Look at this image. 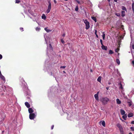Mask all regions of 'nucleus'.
I'll list each match as a JSON object with an SVG mask.
<instances>
[{"label": "nucleus", "instance_id": "nucleus-1", "mask_svg": "<svg viewBox=\"0 0 134 134\" xmlns=\"http://www.w3.org/2000/svg\"><path fill=\"white\" fill-rule=\"evenodd\" d=\"M109 100V99L107 97H103L101 99V101L104 105L107 104Z\"/></svg>", "mask_w": 134, "mask_h": 134}, {"label": "nucleus", "instance_id": "nucleus-2", "mask_svg": "<svg viewBox=\"0 0 134 134\" xmlns=\"http://www.w3.org/2000/svg\"><path fill=\"white\" fill-rule=\"evenodd\" d=\"M84 23L86 25V30L88 29L90 27L89 22L87 21V19H85V20Z\"/></svg>", "mask_w": 134, "mask_h": 134}, {"label": "nucleus", "instance_id": "nucleus-3", "mask_svg": "<svg viewBox=\"0 0 134 134\" xmlns=\"http://www.w3.org/2000/svg\"><path fill=\"white\" fill-rule=\"evenodd\" d=\"M48 3L49 4L48 6V8L46 10V12L47 13H48L49 12L51 9V4L50 1H48Z\"/></svg>", "mask_w": 134, "mask_h": 134}, {"label": "nucleus", "instance_id": "nucleus-4", "mask_svg": "<svg viewBox=\"0 0 134 134\" xmlns=\"http://www.w3.org/2000/svg\"><path fill=\"white\" fill-rule=\"evenodd\" d=\"M35 116V115L34 113L30 114L29 115V118L31 120L34 119Z\"/></svg>", "mask_w": 134, "mask_h": 134}, {"label": "nucleus", "instance_id": "nucleus-5", "mask_svg": "<svg viewBox=\"0 0 134 134\" xmlns=\"http://www.w3.org/2000/svg\"><path fill=\"white\" fill-rule=\"evenodd\" d=\"M28 111L30 114L33 113H32L34 111V110L32 108H29Z\"/></svg>", "mask_w": 134, "mask_h": 134}, {"label": "nucleus", "instance_id": "nucleus-6", "mask_svg": "<svg viewBox=\"0 0 134 134\" xmlns=\"http://www.w3.org/2000/svg\"><path fill=\"white\" fill-rule=\"evenodd\" d=\"M127 103L129 105L130 107L132 104V102L130 100L128 99L127 101Z\"/></svg>", "mask_w": 134, "mask_h": 134}, {"label": "nucleus", "instance_id": "nucleus-7", "mask_svg": "<svg viewBox=\"0 0 134 134\" xmlns=\"http://www.w3.org/2000/svg\"><path fill=\"white\" fill-rule=\"evenodd\" d=\"M101 48L103 49L104 50H107V47L103 45H102Z\"/></svg>", "mask_w": 134, "mask_h": 134}, {"label": "nucleus", "instance_id": "nucleus-8", "mask_svg": "<svg viewBox=\"0 0 134 134\" xmlns=\"http://www.w3.org/2000/svg\"><path fill=\"white\" fill-rule=\"evenodd\" d=\"M25 106L28 108H29L30 107V105L29 103L27 102H26L25 103Z\"/></svg>", "mask_w": 134, "mask_h": 134}, {"label": "nucleus", "instance_id": "nucleus-9", "mask_svg": "<svg viewBox=\"0 0 134 134\" xmlns=\"http://www.w3.org/2000/svg\"><path fill=\"white\" fill-rule=\"evenodd\" d=\"M133 115V114L132 113H130L127 115L128 117L130 118L132 117Z\"/></svg>", "mask_w": 134, "mask_h": 134}, {"label": "nucleus", "instance_id": "nucleus-10", "mask_svg": "<svg viewBox=\"0 0 134 134\" xmlns=\"http://www.w3.org/2000/svg\"><path fill=\"white\" fill-rule=\"evenodd\" d=\"M120 111L122 115H124L125 114V112L124 110L121 109L120 110Z\"/></svg>", "mask_w": 134, "mask_h": 134}, {"label": "nucleus", "instance_id": "nucleus-11", "mask_svg": "<svg viewBox=\"0 0 134 134\" xmlns=\"http://www.w3.org/2000/svg\"><path fill=\"white\" fill-rule=\"evenodd\" d=\"M101 79L102 77L101 76H99L98 77L97 81L101 83Z\"/></svg>", "mask_w": 134, "mask_h": 134}, {"label": "nucleus", "instance_id": "nucleus-12", "mask_svg": "<svg viewBox=\"0 0 134 134\" xmlns=\"http://www.w3.org/2000/svg\"><path fill=\"white\" fill-rule=\"evenodd\" d=\"M94 97L95 98V99L97 100H99V97H98V95L97 94H95L94 95Z\"/></svg>", "mask_w": 134, "mask_h": 134}, {"label": "nucleus", "instance_id": "nucleus-13", "mask_svg": "<svg viewBox=\"0 0 134 134\" xmlns=\"http://www.w3.org/2000/svg\"><path fill=\"white\" fill-rule=\"evenodd\" d=\"M116 101L117 103L118 104H120L121 103V101L118 98H117L116 99Z\"/></svg>", "mask_w": 134, "mask_h": 134}, {"label": "nucleus", "instance_id": "nucleus-14", "mask_svg": "<svg viewBox=\"0 0 134 134\" xmlns=\"http://www.w3.org/2000/svg\"><path fill=\"white\" fill-rule=\"evenodd\" d=\"M127 117V114H125L124 115L122 116V118L124 120H126V118Z\"/></svg>", "mask_w": 134, "mask_h": 134}, {"label": "nucleus", "instance_id": "nucleus-15", "mask_svg": "<svg viewBox=\"0 0 134 134\" xmlns=\"http://www.w3.org/2000/svg\"><path fill=\"white\" fill-rule=\"evenodd\" d=\"M44 30L47 32H49L51 31V30L48 29V27L45 28Z\"/></svg>", "mask_w": 134, "mask_h": 134}, {"label": "nucleus", "instance_id": "nucleus-16", "mask_svg": "<svg viewBox=\"0 0 134 134\" xmlns=\"http://www.w3.org/2000/svg\"><path fill=\"white\" fill-rule=\"evenodd\" d=\"M121 16L122 17H124L125 15V12L124 11H122L121 12Z\"/></svg>", "mask_w": 134, "mask_h": 134}, {"label": "nucleus", "instance_id": "nucleus-17", "mask_svg": "<svg viewBox=\"0 0 134 134\" xmlns=\"http://www.w3.org/2000/svg\"><path fill=\"white\" fill-rule=\"evenodd\" d=\"M91 18L95 21V22H97V19L94 16H91Z\"/></svg>", "mask_w": 134, "mask_h": 134}, {"label": "nucleus", "instance_id": "nucleus-18", "mask_svg": "<svg viewBox=\"0 0 134 134\" xmlns=\"http://www.w3.org/2000/svg\"><path fill=\"white\" fill-rule=\"evenodd\" d=\"M119 130L121 133V134H123L124 133V131L123 130L122 127Z\"/></svg>", "mask_w": 134, "mask_h": 134}, {"label": "nucleus", "instance_id": "nucleus-19", "mask_svg": "<svg viewBox=\"0 0 134 134\" xmlns=\"http://www.w3.org/2000/svg\"><path fill=\"white\" fill-rule=\"evenodd\" d=\"M117 126L119 129L122 127L121 125L120 124H117Z\"/></svg>", "mask_w": 134, "mask_h": 134}, {"label": "nucleus", "instance_id": "nucleus-20", "mask_svg": "<svg viewBox=\"0 0 134 134\" xmlns=\"http://www.w3.org/2000/svg\"><path fill=\"white\" fill-rule=\"evenodd\" d=\"M42 19H43L44 20L46 19V17L45 15L44 14H43L42 15Z\"/></svg>", "mask_w": 134, "mask_h": 134}, {"label": "nucleus", "instance_id": "nucleus-21", "mask_svg": "<svg viewBox=\"0 0 134 134\" xmlns=\"http://www.w3.org/2000/svg\"><path fill=\"white\" fill-rule=\"evenodd\" d=\"M0 78L3 81H5V80L4 77L3 75L0 76Z\"/></svg>", "mask_w": 134, "mask_h": 134}, {"label": "nucleus", "instance_id": "nucleus-22", "mask_svg": "<svg viewBox=\"0 0 134 134\" xmlns=\"http://www.w3.org/2000/svg\"><path fill=\"white\" fill-rule=\"evenodd\" d=\"M116 62L118 65H119L120 64V61L119 59H116Z\"/></svg>", "mask_w": 134, "mask_h": 134}, {"label": "nucleus", "instance_id": "nucleus-23", "mask_svg": "<svg viewBox=\"0 0 134 134\" xmlns=\"http://www.w3.org/2000/svg\"><path fill=\"white\" fill-rule=\"evenodd\" d=\"M101 124L103 126L105 127V122L104 121L102 122Z\"/></svg>", "mask_w": 134, "mask_h": 134}, {"label": "nucleus", "instance_id": "nucleus-24", "mask_svg": "<svg viewBox=\"0 0 134 134\" xmlns=\"http://www.w3.org/2000/svg\"><path fill=\"white\" fill-rule=\"evenodd\" d=\"M120 85V86H119V88L122 89H123V88L122 87V84H121V83H119Z\"/></svg>", "mask_w": 134, "mask_h": 134}, {"label": "nucleus", "instance_id": "nucleus-25", "mask_svg": "<svg viewBox=\"0 0 134 134\" xmlns=\"http://www.w3.org/2000/svg\"><path fill=\"white\" fill-rule=\"evenodd\" d=\"M122 9L123 10L126 11V9L125 7L123 6L122 7Z\"/></svg>", "mask_w": 134, "mask_h": 134}, {"label": "nucleus", "instance_id": "nucleus-26", "mask_svg": "<svg viewBox=\"0 0 134 134\" xmlns=\"http://www.w3.org/2000/svg\"><path fill=\"white\" fill-rule=\"evenodd\" d=\"M113 53V51L111 50H110L109 51V54H111Z\"/></svg>", "mask_w": 134, "mask_h": 134}, {"label": "nucleus", "instance_id": "nucleus-27", "mask_svg": "<svg viewBox=\"0 0 134 134\" xmlns=\"http://www.w3.org/2000/svg\"><path fill=\"white\" fill-rule=\"evenodd\" d=\"M105 34H104V32H103V35L102 36L103 37V40H104L105 38Z\"/></svg>", "mask_w": 134, "mask_h": 134}, {"label": "nucleus", "instance_id": "nucleus-28", "mask_svg": "<svg viewBox=\"0 0 134 134\" xmlns=\"http://www.w3.org/2000/svg\"><path fill=\"white\" fill-rule=\"evenodd\" d=\"M132 8L133 11H134V3H133L132 4Z\"/></svg>", "mask_w": 134, "mask_h": 134}, {"label": "nucleus", "instance_id": "nucleus-29", "mask_svg": "<svg viewBox=\"0 0 134 134\" xmlns=\"http://www.w3.org/2000/svg\"><path fill=\"white\" fill-rule=\"evenodd\" d=\"M36 31H39L40 30V28L38 27H37L36 28Z\"/></svg>", "mask_w": 134, "mask_h": 134}, {"label": "nucleus", "instance_id": "nucleus-30", "mask_svg": "<svg viewBox=\"0 0 134 134\" xmlns=\"http://www.w3.org/2000/svg\"><path fill=\"white\" fill-rule=\"evenodd\" d=\"M15 3H19L20 1L19 0H15Z\"/></svg>", "mask_w": 134, "mask_h": 134}, {"label": "nucleus", "instance_id": "nucleus-31", "mask_svg": "<svg viewBox=\"0 0 134 134\" xmlns=\"http://www.w3.org/2000/svg\"><path fill=\"white\" fill-rule=\"evenodd\" d=\"M78 10V6H77L75 8V10L76 11H77Z\"/></svg>", "mask_w": 134, "mask_h": 134}, {"label": "nucleus", "instance_id": "nucleus-32", "mask_svg": "<svg viewBox=\"0 0 134 134\" xmlns=\"http://www.w3.org/2000/svg\"><path fill=\"white\" fill-rule=\"evenodd\" d=\"M61 42L63 44H64L65 42L64 40H63L62 39H61Z\"/></svg>", "mask_w": 134, "mask_h": 134}, {"label": "nucleus", "instance_id": "nucleus-33", "mask_svg": "<svg viewBox=\"0 0 134 134\" xmlns=\"http://www.w3.org/2000/svg\"><path fill=\"white\" fill-rule=\"evenodd\" d=\"M119 50V49L117 48L115 49V52H118Z\"/></svg>", "mask_w": 134, "mask_h": 134}, {"label": "nucleus", "instance_id": "nucleus-34", "mask_svg": "<svg viewBox=\"0 0 134 134\" xmlns=\"http://www.w3.org/2000/svg\"><path fill=\"white\" fill-rule=\"evenodd\" d=\"M76 2L79 4H81V3L80 2V1H78V0H76Z\"/></svg>", "mask_w": 134, "mask_h": 134}, {"label": "nucleus", "instance_id": "nucleus-35", "mask_svg": "<svg viewBox=\"0 0 134 134\" xmlns=\"http://www.w3.org/2000/svg\"><path fill=\"white\" fill-rule=\"evenodd\" d=\"M100 42L101 43V44L102 45H103V42H102V39L100 40Z\"/></svg>", "mask_w": 134, "mask_h": 134}, {"label": "nucleus", "instance_id": "nucleus-36", "mask_svg": "<svg viewBox=\"0 0 134 134\" xmlns=\"http://www.w3.org/2000/svg\"><path fill=\"white\" fill-rule=\"evenodd\" d=\"M20 30L22 32L24 31L23 28V27H20Z\"/></svg>", "mask_w": 134, "mask_h": 134}, {"label": "nucleus", "instance_id": "nucleus-37", "mask_svg": "<svg viewBox=\"0 0 134 134\" xmlns=\"http://www.w3.org/2000/svg\"><path fill=\"white\" fill-rule=\"evenodd\" d=\"M131 129L132 131H134V127H131Z\"/></svg>", "mask_w": 134, "mask_h": 134}, {"label": "nucleus", "instance_id": "nucleus-38", "mask_svg": "<svg viewBox=\"0 0 134 134\" xmlns=\"http://www.w3.org/2000/svg\"><path fill=\"white\" fill-rule=\"evenodd\" d=\"M65 68V66H61L60 67L61 68H63L64 69Z\"/></svg>", "mask_w": 134, "mask_h": 134}, {"label": "nucleus", "instance_id": "nucleus-39", "mask_svg": "<svg viewBox=\"0 0 134 134\" xmlns=\"http://www.w3.org/2000/svg\"><path fill=\"white\" fill-rule=\"evenodd\" d=\"M2 58V55L0 54V59H1Z\"/></svg>", "mask_w": 134, "mask_h": 134}, {"label": "nucleus", "instance_id": "nucleus-40", "mask_svg": "<svg viewBox=\"0 0 134 134\" xmlns=\"http://www.w3.org/2000/svg\"><path fill=\"white\" fill-rule=\"evenodd\" d=\"M54 127V125H52V126L51 127V129L52 130L53 129Z\"/></svg>", "mask_w": 134, "mask_h": 134}, {"label": "nucleus", "instance_id": "nucleus-41", "mask_svg": "<svg viewBox=\"0 0 134 134\" xmlns=\"http://www.w3.org/2000/svg\"><path fill=\"white\" fill-rule=\"evenodd\" d=\"M132 48L133 49H134V44L132 45Z\"/></svg>", "mask_w": 134, "mask_h": 134}, {"label": "nucleus", "instance_id": "nucleus-42", "mask_svg": "<svg viewBox=\"0 0 134 134\" xmlns=\"http://www.w3.org/2000/svg\"><path fill=\"white\" fill-rule=\"evenodd\" d=\"M131 124H134V121L133 120L131 121Z\"/></svg>", "mask_w": 134, "mask_h": 134}, {"label": "nucleus", "instance_id": "nucleus-43", "mask_svg": "<svg viewBox=\"0 0 134 134\" xmlns=\"http://www.w3.org/2000/svg\"><path fill=\"white\" fill-rule=\"evenodd\" d=\"M54 2L55 4H56L57 3V2L55 0H54Z\"/></svg>", "mask_w": 134, "mask_h": 134}, {"label": "nucleus", "instance_id": "nucleus-44", "mask_svg": "<svg viewBox=\"0 0 134 134\" xmlns=\"http://www.w3.org/2000/svg\"><path fill=\"white\" fill-rule=\"evenodd\" d=\"M97 31L96 30H95V34L96 35L97 34Z\"/></svg>", "mask_w": 134, "mask_h": 134}, {"label": "nucleus", "instance_id": "nucleus-45", "mask_svg": "<svg viewBox=\"0 0 134 134\" xmlns=\"http://www.w3.org/2000/svg\"><path fill=\"white\" fill-rule=\"evenodd\" d=\"M132 63L134 65V60L132 61Z\"/></svg>", "mask_w": 134, "mask_h": 134}, {"label": "nucleus", "instance_id": "nucleus-46", "mask_svg": "<svg viewBox=\"0 0 134 134\" xmlns=\"http://www.w3.org/2000/svg\"><path fill=\"white\" fill-rule=\"evenodd\" d=\"M116 15H117L118 16H119V13H116Z\"/></svg>", "mask_w": 134, "mask_h": 134}, {"label": "nucleus", "instance_id": "nucleus-47", "mask_svg": "<svg viewBox=\"0 0 134 134\" xmlns=\"http://www.w3.org/2000/svg\"><path fill=\"white\" fill-rule=\"evenodd\" d=\"M65 34H63L62 36L63 37H64L65 36Z\"/></svg>", "mask_w": 134, "mask_h": 134}, {"label": "nucleus", "instance_id": "nucleus-48", "mask_svg": "<svg viewBox=\"0 0 134 134\" xmlns=\"http://www.w3.org/2000/svg\"><path fill=\"white\" fill-rule=\"evenodd\" d=\"M106 88L107 90H108L109 89V87H106Z\"/></svg>", "mask_w": 134, "mask_h": 134}, {"label": "nucleus", "instance_id": "nucleus-49", "mask_svg": "<svg viewBox=\"0 0 134 134\" xmlns=\"http://www.w3.org/2000/svg\"><path fill=\"white\" fill-rule=\"evenodd\" d=\"M2 75L1 74V71H0V76H1Z\"/></svg>", "mask_w": 134, "mask_h": 134}, {"label": "nucleus", "instance_id": "nucleus-50", "mask_svg": "<svg viewBox=\"0 0 134 134\" xmlns=\"http://www.w3.org/2000/svg\"><path fill=\"white\" fill-rule=\"evenodd\" d=\"M96 37H97V38H98V35H97V34H96Z\"/></svg>", "mask_w": 134, "mask_h": 134}, {"label": "nucleus", "instance_id": "nucleus-51", "mask_svg": "<svg viewBox=\"0 0 134 134\" xmlns=\"http://www.w3.org/2000/svg\"><path fill=\"white\" fill-rule=\"evenodd\" d=\"M99 92H97V94H98H98H99Z\"/></svg>", "mask_w": 134, "mask_h": 134}, {"label": "nucleus", "instance_id": "nucleus-52", "mask_svg": "<svg viewBox=\"0 0 134 134\" xmlns=\"http://www.w3.org/2000/svg\"><path fill=\"white\" fill-rule=\"evenodd\" d=\"M117 0H114V2H117Z\"/></svg>", "mask_w": 134, "mask_h": 134}, {"label": "nucleus", "instance_id": "nucleus-53", "mask_svg": "<svg viewBox=\"0 0 134 134\" xmlns=\"http://www.w3.org/2000/svg\"><path fill=\"white\" fill-rule=\"evenodd\" d=\"M90 71H91V72H92V69H91V70H90Z\"/></svg>", "mask_w": 134, "mask_h": 134}, {"label": "nucleus", "instance_id": "nucleus-54", "mask_svg": "<svg viewBox=\"0 0 134 134\" xmlns=\"http://www.w3.org/2000/svg\"><path fill=\"white\" fill-rule=\"evenodd\" d=\"M129 134H132V133L131 132H130Z\"/></svg>", "mask_w": 134, "mask_h": 134}, {"label": "nucleus", "instance_id": "nucleus-55", "mask_svg": "<svg viewBox=\"0 0 134 134\" xmlns=\"http://www.w3.org/2000/svg\"><path fill=\"white\" fill-rule=\"evenodd\" d=\"M49 46H51V47H52L51 45V44H49Z\"/></svg>", "mask_w": 134, "mask_h": 134}, {"label": "nucleus", "instance_id": "nucleus-56", "mask_svg": "<svg viewBox=\"0 0 134 134\" xmlns=\"http://www.w3.org/2000/svg\"><path fill=\"white\" fill-rule=\"evenodd\" d=\"M65 1H67L68 0H64Z\"/></svg>", "mask_w": 134, "mask_h": 134}, {"label": "nucleus", "instance_id": "nucleus-57", "mask_svg": "<svg viewBox=\"0 0 134 134\" xmlns=\"http://www.w3.org/2000/svg\"><path fill=\"white\" fill-rule=\"evenodd\" d=\"M63 72H64V73H65V71H64Z\"/></svg>", "mask_w": 134, "mask_h": 134}, {"label": "nucleus", "instance_id": "nucleus-58", "mask_svg": "<svg viewBox=\"0 0 134 134\" xmlns=\"http://www.w3.org/2000/svg\"><path fill=\"white\" fill-rule=\"evenodd\" d=\"M110 83H109V85H110Z\"/></svg>", "mask_w": 134, "mask_h": 134}, {"label": "nucleus", "instance_id": "nucleus-59", "mask_svg": "<svg viewBox=\"0 0 134 134\" xmlns=\"http://www.w3.org/2000/svg\"><path fill=\"white\" fill-rule=\"evenodd\" d=\"M4 132V131H2V132Z\"/></svg>", "mask_w": 134, "mask_h": 134}]
</instances>
